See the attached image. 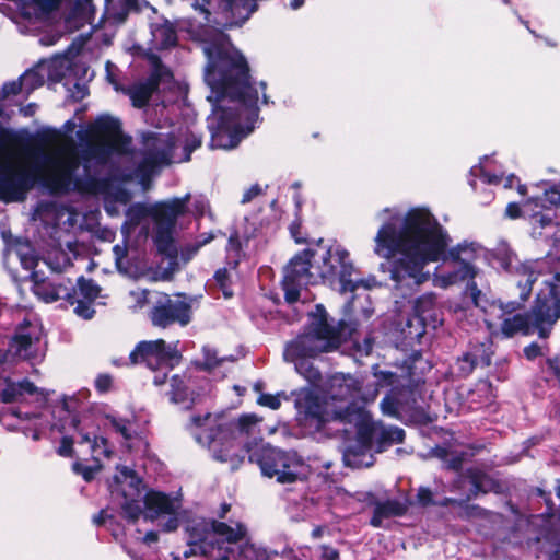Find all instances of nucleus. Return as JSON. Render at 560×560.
<instances>
[{
    "label": "nucleus",
    "mask_w": 560,
    "mask_h": 560,
    "mask_svg": "<svg viewBox=\"0 0 560 560\" xmlns=\"http://www.w3.org/2000/svg\"><path fill=\"white\" fill-rule=\"evenodd\" d=\"M315 259V248H306L289 261L282 280L284 298L288 303L299 301L301 289L315 284L319 279L314 270Z\"/></svg>",
    "instance_id": "14"
},
{
    "label": "nucleus",
    "mask_w": 560,
    "mask_h": 560,
    "mask_svg": "<svg viewBox=\"0 0 560 560\" xmlns=\"http://www.w3.org/2000/svg\"><path fill=\"white\" fill-rule=\"evenodd\" d=\"M151 44L154 49H167L176 45L177 35L174 25L167 21L151 26Z\"/></svg>",
    "instance_id": "31"
},
{
    "label": "nucleus",
    "mask_w": 560,
    "mask_h": 560,
    "mask_svg": "<svg viewBox=\"0 0 560 560\" xmlns=\"http://www.w3.org/2000/svg\"><path fill=\"white\" fill-rule=\"evenodd\" d=\"M112 386V377L108 374H101L95 380V387L98 392L105 393Z\"/></svg>",
    "instance_id": "51"
},
{
    "label": "nucleus",
    "mask_w": 560,
    "mask_h": 560,
    "mask_svg": "<svg viewBox=\"0 0 560 560\" xmlns=\"http://www.w3.org/2000/svg\"><path fill=\"white\" fill-rule=\"evenodd\" d=\"M255 0H223L224 9L231 13L232 21L226 22L225 26L238 25L244 23L255 11Z\"/></svg>",
    "instance_id": "34"
},
{
    "label": "nucleus",
    "mask_w": 560,
    "mask_h": 560,
    "mask_svg": "<svg viewBox=\"0 0 560 560\" xmlns=\"http://www.w3.org/2000/svg\"><path fill=\"white\" fill-rule=\"evenodd\" d=\"M262 189L259 185L255 184L249 187L242 197V203H247L252 201L256 196L260 195Z\"/></svg>",
    "instance_id": "56"
},
{
    "label": "nucleus",
    "mask_w": 560,
    "mask_h": 560,
    "mask_svg": "<svg viewBox=\"0 0 560 560\" xmlns=\"http://www.w3.org/2000/svg\"><path fill=\"white\" fill-rule=\"evenodd\" d=\"M1 92L3 97L16 95L20 93L24 94V88L22 86L21 79L19 78L18 80L4 83Z\"/></svg>",
    "instance_id": "48"
},
{
    "label": "nucleus",
    "mask_w": 560,
    "mask_h": 560,
    "mask_svg": "<svg viewBox=\"0 0 560 560\" xmlns=\"http://www.w3.org/2000/svg\"><path fill=\"white\" fill-rule=\"evenodd\" d=\"M226 249H228L229 253L235 252L236 254H238V252H240V242H238L237 233L231 234V236L229 238V242H228Z\"/></svg>",
    "instance_id": "62"
},
{
    "label": "nucleus",
    "mask_w": 560,
    "mask_h": 560,
    "mask_svg": "<svg viewBox=\"0 0 560 560\" xmlns=\"http://www.w3.org/2000/svg\"><path fill=\"white\" fill-rule=\"evenodd\" d=\"M417 499L421 505H429L432 503V492L428 488H420Z\"/></svg>",
    "instance_id": "58"
},
{
    "label": "nucleus",
    "mask_w": 560,
    "mask_h": 560,
    "mask_svg": "<svg viewBox=\"0 0 560 560\" xmlns=\"http://www.w3.org/2000/svg\"><path fill=\"white\" fill-rule=\"evenodd\" d=\"M505 214H506V217H509L510 219H517V218H520L521 215H525V214H524V207H523V208H521L518 203H516V202H510V203L506 206Z\"/></svg>",
    "instance_id": "55"
},
{
    "label": "nucleus",
    "mask_w": 560,
    "mask_h": 560,
    "mask_svg": "<svg viewBox=\"0 0 560 560\" xmlns=\"http://www.w3.org/2000/svg\"><path fill=\"white\" fill-rule=\"evenodd\" d=\"M179 341L165 342L163 339L143 340L136 345L129 359L132 364H144L150 370L173 369L182 360Z\"/></svg>",
    "instance_id": "15"
},
{
    "label": "nucleus",
    "mask_w": 560,
    "mask_h": 560,
    "mask_svg": "<svg viewBox=\"0 0 560 560\" xmlns=\"http://www.w3.org/2000/svg\"><path fill=\"white\" fill-rule=\"evenodd\" d=\"M92 142L82 150L81 166L74 144L62 140L49 150L35 152L36 174L51 192L93 191L96 185L92 166L103 165L121 142L120 121L100 116L91 126Z\"/></svg>",
    "instance_id": "4"
},
{
    "label": "nucleus",
    "mask_w": 560,
    "mask_h": 560,
    "mask_svg": "<svg viewBox=\"0 0 560 560\" xmlns=\"http://www.w3.org/2000/svg\"><path fill=\"white\" fill-rule=\"evenodd\" d=\"M520 275L527 276L526 282L518 280L520 298L526 301L533 290V283L542 278L534 308L535 324L539 337H549L553 325L560 318V237L555 238L548 254L530 265L522 266Z\"/></svg>",
    "instance_id": "6"
},
{
    "label": "nucleus",
    "mask_w": 560,
    "mask_h": 560,
    "mask_svg": "<svg viewBox=\"0 0 560 560\" xmlns=\"http://www.w3.org/2000/svg\"><path fill=\"white\" fill-rule=\"evenodd\" d=\"M73 452V440L71 438L65 436L62 438L60 445L58 447V454L60 456H71Z\"/></svg>",
    "instance_id": "50"
},
{
    "label": "nucleus",
    "mask_w": 560,
    "mask_h": 560,
    "mask_svg": "<svg viewBox=\"0 0 560 560\" xmlns=\"http://www.w3.org/2000/svg\"><path fill=\"white\" fill-rule=\"evenodd\" d=\"M130 200L131 194L124 189L117 190L114 196V201L119 202L121 205H127Z\"/></svg>",
    "instance_id": "61"
},
{
    "label": "nucleus",
    "mask_w": 560,
    "mask_h": 560,
    "mask_svg": "<svg viewBox=\"0 0 560 560\" xmlns=\"http://www.w3.org/2000/svg\"><path fill=\"white\" fill-rule=\"evenodd\" d=\"M149 291L136 290L130 292V296L136 301L137 307H142L148 301Z\"/></svg>",
    "instance_id": "57"
},
{
    "label": "nucleus",
    "mask_w": 560,
    "mask_h": 560,
    "mask_svg": "<svg viewBox=\"0 0 560 560\" xmlns=\"http://www.w3.org/2000/svg\"><path fill=\"white\" fill-rule=\"evenodd\" d=\"M493 265L495 267L501 268L502 270L513 275L515 278L514 281L520 289L518 280H522L523 283L526 282L527 276L520 275V268L525 265H530L536 260H530L526 262H520L516 255L511 250L509 244L506 242H500L497 247L490 253Z\"/></svg>",
    "instance_id": "23"
},
{
    "label": "nucleus",
    "mask_w": 560,
    "mask_h": 560,
    "mask_svg": "<svg viewBox=\"0 0 560 560\" xmlns=\"http://www.w3.org/2000/svg\"><path fill=\"white\" fill-rule=\"evenodd\" d=\"M34 183L35 177L25 170L12 165L3 167L0 171V200H24Z\"/></svg>",
    "instance_id": "19"
},
{
    "label": "nucleus",
    "mask_w": 560,
    "mask_h": 560,
    "mask_svg": "<svg viewBox=\"0 0 560 560\" xmlns=\"http://www.w3.org/2000/svg\"><path fill=\"white\" fill-rule=\"evenodd\" d=\"M343 324L329 318L325 307L316 305L310 316V323L302 334L289 342L284 349V359L317 355L338 349L342 340Z\"/></svg>",
    "instance_id": "10"
},
{
    "label": "nucleus",
    "mask_w": 560,
    "mask_h": 560,
    "mask_svg": "<svg viewBox=\"0 0 560 560\" xmlns=\"http://www.w3.org/2000/svg\"><path fill=\"white\" fill-rule=\"evenodd\" d=\"M260 419L255 415H243L236 421L206 412L191 417L189 430L195 440L207 446L212 457L237 469L245 457L256 463L264 476L276 478L280 483L303 480L310 474V466L294 451H282L260 442L249 443L247 438L256 436Z\"/></svg>",
    "instance_id": "3"
},
{
    "label": "nucleus",
    "mask_w": 560,
    "mask_h": 560,
    "mask_svg": "<svg viewBox=\"0 0 560 560\" xmlns=\"http://www.w3.org/2000/svg\"><path fill=\"white\" fill-rule=\"evenodd\" d=\"M171 400L175 404L188 401L189 393L187 387V377L185 375H173L171 378Z\"/></svg>",
    "instance_id": "38"
},
{
    "label": "nucleus",
    "mask_w": 560,
    "mask_h": 560,
    "mask_svg": "<svg viewBox=\"0 0 560 560\" xmlns=\"http://www.w3.org/2000/svg\"><path fill=\"white\" fill-rule=\"evenodd\" d=\"M73 57L72 49L69 48L62 54L56 55L49 60H43L39 62V65H43L45 67V74L46 77L52 81L57 82L60 81L65 74L66 71L69 69L71 65V58Z\"/></svg>",
    "instance_id": "30"
},
{
    "label": "nucleus",
    "mask_w": 560,
    "mask_h": 560,
    "mask_svg": "<svg viewBox=\"0 0 560 560\" xmlns=\"http://www.w3.org/2000/svg\"><path fill=\"white\" fill-rule=\"evenodd\" d=\"M442 322L435 294L427 293L416 300L413 315L407 320L404 332L407 338L418 340L425 334L428 327L436 329Z\"/></svg>",
    "instance_id": "17"
},
{
    "label": "nucleus",
    "mask_w": 560,
    "mask_h": 560,
    "mask_svg": "<svg viewBox=\"0 0 560 560\" xmlns=\"http://www.w3.org/2000/svg\"><path fill=\"white\" fill-rule=\"evenodd\" d=\"M165 109V105H158L147 113L148 121L159 130L142 135V160L133 171L121 176L124 180L138 179L144 189L159 167L189 161L192 151L201 145V135L189 126L163 131L164 125L153 117V112Z\"/></svg>",
    "instance_id": "5"
},
{
    "label": "nucleus",
    "mask_w": 560,
    "mask_h": 560,
    "mask_svg": "<svg viewBox=\"0 0 560 560\" xmlns=\"http://www.w3.org/2000/svg\"><path fill=\"white\" fill-rule=\"evenodd\" d=\"M322 560H339V553L336 549L331 547L323 546Z\"/></svg>",
    "instance_id": "59"
},
{
    "label": "nucleus",
    "mask_w": 560,
    "mask_h": 560,
    "mask_svg": "<svg viewBox=\"0 0 560 560\" xmlns=\"http://www.w3.org/2000/svg\"><path fill=\"white\" fill-rule=\"evenodd\" d=\"M381 214L388 219L378 229L374 238V253L386 259H394L390 276L396 290L410 291L430 278L424 268L430 262H450L452 269L436 268L432 282L446 289L460 282H468V290L478 305L481 291L474 281L480 269L477 260L488 257L487 249L478 242L464 240L451 246L447 230L427 208H412L405 214L385 208Z\"/></svg>",
    "instance_id": "1"
},
{
    "label": "nucleus",
    "mask_w": 560,
    "mask_h": 560,
    "mask_svg": "<svg viewBox=\"0 0 560 560\" xmlns=\"http://www.w3.org/2000/svg\"><path fill=\"white\" fill-rule=\"evenodd\" d=\"M536 199H539V205H546L557 211L560 208V190L555 187L545 189L544 196Z\"/></svg>",
    "instance_id": "43"
},
{
    "label": "nucleus",
    "mask_w": 560,
    "mask_h": 560,
    "mask_svg": "<svg viewBox=\"0 0 560 560\" xmlns=\"http://www.w3.org/2000/svg\"><path fill=\"white\" fill-rule=\"evenodd\" d=\"M208 2L206 0H195L191 5L194 9L199 10L201 13H205L207 16L209 15L208 10L206 9V4Z\"/></svg>",
    "instance_id": "64"
},
{
    "label": "nucleus",
    "mask_w": 560,
    "mask_h": 560,
    "mask_svg": "<svg viewBox=\"0 0 560 560\" xmlns=\"http://www.w3.org/2000/svg\"><path fill=\"white\" fill-rule=\"evenodd\" d=\"M45 67L39 62L32 69L26 70L21 77L22 86L24 88V94L27 96L34 90L42 86L46 79Z\"/></svg>",
    "instance_id": "35"
},
{
    "label": "nucleus",
    "mask_w": 560,
    "mask_h": 560,
    "mask_svg": "<svg viewBox=\"0 0 560 560\" xmlns=\"http://www.w3.org/2000/svg\"><path fill=\"white\" fill-rule=\"evenodd\" d=\"M203 366L207 370H212L220 363L230 360L229 358H218V353L214 349L210 347H203Z\"/></svg>",
    "instance_id": "44"
},
{
    "label": "nucleus",
    "mask_w": 560,
    "mask_h": 560,
    "mask_svg": "<svg viewBox=\"0 0 560 560\" xmlns=\"http://www.w3.org/2000/svg\"><path fill=\"white\" fill-rule=\"evenodd\" d=\"M242 553L247 560H272V555L266 549L256 547L254 545H246L242 549Z\"/></svg>",
    "instance_id": "42"
},
{
    "label": "nucleus",
    "mask_w": 560,
    "mask_h": 560,
    "mask_svg": "<svg viewBox=\"0 0 560 560\" xmlns=\"http://www.w3.org/2000/svg\"><path fill=\"white\" fill-rule=\"evenodd\" d=\"M139 0H119V3L106 0V15L115 23H122L129 11L136 9Z\"/></svg>",
    "instance_id": "36"
},
{
    "label": "nucleus",
    "mask_w": 560,
    "mask_h": 560,
    "mask_svg": "<svg viewBox=\"0 0 560 560\" xmlns=\"http://www.w3.org/2000/svg\"><path fill=\"white\" fill-rule=\"evenodd\" d=\"M192 207L197 215H203L209 209V202L205 197L199 196L194 200Z\"/></svg>",
    "instance_id": "53"
},
{
    "label": "nucleus",
    "mask_w": 560,
    "mask_h": 560,
    "mask_svg": "<svg viewBox=\"0 0 560 560\" xmlns=\"http://www.w3.org/2000/svg\"><path fill=\"white\" fill-rule=\"evenodd\" d=\"M376 509H377V513L382 514L383 517H388L392 515H400L404 511L400 503H398L396 501H390V500L377 504Z\"/></svg>",
    "instance_id": "45"
},
{
    "label": "nucleus",
    "mask_w": 560,
    "mask_h": 560,
    "mask_svg": "<svg viewBox=\"0 0 560 560\" xmlns=\"http://www.w3.org/2000/svg\"><path fill=\"white\" fill-rule=\"evenodd\" d=\"M524 355L528 360H534L535 358L542 355V347L536 342H533L524 348Z\"/></svg>",
    "instance_id": "54"
},
{
    "label": "nucleus",
    "mask_w": 560,
    "mask_h": 560,
    "mask_svg": "<svg viewBox=\"0 0 560 560\" xmlns=\"http://www.w3.org/2000/svg\"><path fill=\"white\" fill-rule=\"evenodd\" d=\"M310 359L312 357H302L296 359H285L289 362H292L295 366L296 372L302 375L310 383H316L320 380V372L314 368Z\"/></svg>",
    "instance_id": "37"
},
{
    "label": "nucleus",
    "mask_w": 560,
    "mask_h": 560,
    "mask_svg": "<svg viewBox=\"0 0 560 560\" xmlns=\"http://www.w3.org/2000/svg\"><path fill=\"white\" fill-rule=\"evenodd\" d=\"M190 195L183 198H173L156 203L149 209L143 203H133L126 210V221L121 226L124 234L128 235L143 220L151 215L155 222V243L161 252H167L172 243V233L177 218L185 213Z\"/></svg>",
    "instance_id": "11"
},
{
    "label": "nucleus",
    "mask_w": 560,
    "mask_h": 560,
    "mask_svg": "<svg viewBox=\"0 0 560 560\" xmlns=\"http://www.w3.org/2000/svg\"><path fill=\"white\" fill-rule=\"evenodd\" d=\"M534 308L533 306L529 314H516L512 317L505 318L501 324V331L505 337H512L516 334L529 335L534 331H537L539 335V329L535 324L534 318Z\"/></svg>",
    "instance_id": "25"
},
{
    "label": "nucleus",
    "mask_w": 560,
    "mask_h": 560,
    "mask_svg": "<svg viewBox=\"0 0 560 560\" xmlns=\"http://www.w3.org/2000/svg\"><path fill=\"white\" fill-rule=\"evenodd\" d=\"M524 214L533 221L534 228L553 225L558 211L546 205H539V199H528L524 202Z\"/></svg>",
    "instance_id": "28"
},
{
    "label": "nucleus",
    "mask_w": 560,
    "mask_h": 560,
    "mask_svg": "<svg viewBox=\"0 0 560 560\" xmlns=\"http://www.w3.org/2000/svg\"><path fill=\"white\" fill-rule=\"evenodd\" d=\"M43 329L36 316L31 315L16 328L10 342V351L18 358L39 362L45 355V343L42 340Z\"/></svg>",
    "instance_id": "16"
},
{
    "label": "nucleus",
    "mask_w": 560,
    "mask_h": 560,
    "mask_svg": "<svg viewBox=\"0 0 560 560\" xmlns=\"http://www.w3.org/2000/svg\"><path fill=\"white\" fill-rule=\"evenodd\" d=\"M371 432L366 428L358 430V436L354 444L346 446L343 451V462L346 466L352 468L370 467L374 463Z\"/></svg>",
    "instance_id": "22"
},
{
    "label": "nucleus",
    "mask_w": 560,
    "mask_h": 560,
    "mask_svg": "<svg viewBox=\"0 0 560 560\" xmlns=\"http://www.w3.org/2000/svg\"><path fill=\"white\" fill-rule=\"evenodd\" d=\"M547 364L552 371L553 375L560 381V357L548 359Z\"/></svg>",
    "instance_id": "60"
},
{
    "label": "nucleus",
    "mask_w": 560,
    "mask_h": 560,
    "mask_svg": "<svg viewBox=\"0 0 560 560\" xmlns=\"http://www.w3.org/2000/svg\"><path fill=\"white\" fill-rule=\"evenodd\" d=\"M491 160L489 156H485L478 165H475L470 168V179L469 185L472 188H476V178H480L485 184L488 185H499L501 182H503L504 188H512L515 182H518V179L514 175H510L505 178H503L502 175H498L494 173H491L487 170L488 163H490Z\"/></svg>",
    "instance_id": "27"
},
{
    "label": "nucleus",
    "mask_w": 560,
    "mask_h": 560,
    "mask_svg": "<svg viewBox=\"0 0 560 560\" xmlns=\"http://www.w3.org/2000/svg\"><path fill=\"white\" fill-rule=\"evenodd\" d=\"M19 255H20L21 264L25 269L31 270L36 267L37 260L33 254H28V253L22 252V249H20Z\"/></svg>",
    "instance_id": "52"
},
{
    "label": "nucleus",
    "mask_w": 560,
    "mask_h": 560,
    "mask_svg": "<svg viewBox=\"0 0 560 560\" xmlns=\"http://www.w3.org/2000/svg\"><path fill=\"white\" fill-rule=\"evenodd\" d=\"M202 50L208 59L205 81L210 88L208 101L213 109L208 117L212 149H233L247 137L258 121L259 91L268 104L266 82L249 75L248 65L231 45L230 38L218 31L205 40Z\"/></svg>",
    "instance_id": "2"
},
{
    "label": "nucleus",
    "mask_w": 560,
    "mask_h": 560,
    "mask_svg": "<svg viewBox=\"0 0 560 560\" xmlns=\"http://www.w3.org/2000/svg\"><path fill=\"white\" fill-rule=\"evenodd\" d=\"M382 412L386 416L397 417L399 413V400L396 397L395 390L392 389L381 401Z\"/></svg>",
    "instance_id": "41"
},
{
    "label": "nucleus",
    "mask_w": 560,
    "mask_h": 560,
    "mask_svg": "<svg viewBox=\"0 0 560 560\" xmlns=\"http://www.w3.org/2000/svg\"><path fill=\"white\" fill-rule=\"evenodd\" d=\"M119 475L114 477L113 483L109 486L113 497H120L121 509L124 515L129 521H136L141 514L145 520L153 521L160 516L167 515V521L163 524L165 532L175 530L179 521L177 511L180 503L177 499L168 495L149 491L143 497L144 510H142V480L136 476L135 471L126 466L118 467Z\"/></svg>",
    "instance_id": "7"
},
{
    "label": "nucleus",
    "mask_w": 560,
    "mask_h": 560,
    "mask_svg": "<svg viewBox=\"0 0 560 560\" xmlns=\"http://www.w3.org/2000/svg\"><path fill=\"white\" fill-rule=\"evenodd\" d=\"M109 424L112 425V428L117 432L119 433L124 440L127 442V447H131L132 445L129 443L133 436H136V433H135V424L128 420H125V419H118V418H115V417H108L107 418Z\"/></svg>",
    "instance_id": "40"
},
{
    "label": "nucleus",
    "mask_w": 560,
    "mask_h": 560,
    "mask_svg": "<svg viewBox=\"0 0 560 560\" xmlns=\"http://www.w3.org/2000/svg\"><path fill=\"white\" fill-rule=\"evenodd\" d=\"M78 434V444L86 445L89 447L94 464L88 466L77 462L73 464V470L77 474H81L85 481H91L95 474L101 470V459L108 458L112 452L105 438L97 436L94 432H88L83 430H80Z\"/></svg>",
    "instance_id": "20"
},
{
    "label": "nucleus",
    "mask_w": 560,
    "mask_h": 560,
    "mask_svg": "<svg viewBox=\"0 0 560 560\" xmlns=\"http://www.w3.org/2000/svg\"><path fill=\"white\" fill-rule=\"evenodd\" d=\"M490 353L483 345L475 346L456 361V368L460 376L469 375L477 365H489Z\"/></svg>",
    "instance_id": "29"
},
{
    "label": "nucleus",
    "mask_w": 560,
    "mask_h": 560,
    "mask_svg": "<svg viewBox=\"0 0 560 560\" xmlns=\"http://www.w3.org/2000/svg\"><path fill=\"white\" fill-rule=\"evenodd\" d=\"M295 408L301 421L310 422L311 425L319 428L331 418V410L320 402L318 396L308 388H303L296 394Z\"/></svg>",
    "instance_id": "21"
},
{
    "label": "nucleus",
    "mask_w": 560,
    "mask_h": 560,
    "mask_svg": "<svg viewBox=\"0 0 560 560\" xmlns=\"http://www.w3.org/2000/svg\"><path fill=\"white\" fill-rule=\"evenodd\" d=\"M115 202L116 201L110 200V198L105 199L104 208L109 215H117L119 213V210L116 208Z\"/></svg>",
    "instance_id": "63"
},
{
    "label": "nucleus",
    "mask_w": 560,
    "mask_h": 560,
    "mask_svg": "<svg viewBox=\"0 0 560 560\" xmlns=\"http://www.w3.org/2000/svg\"><path fill=\"white\" fill-rule=\"evenodd\" d=\"M91 303L92 302H88V301H83V300L78 299L74 312L79 316L83 317L84 319L92 318L94 313H95V311L93 310Z\"/></svg>",
    "instance_id": "49"
},
{
    "label": "nucleus",
    "mask_w": 560,
    "mask_h": 560,
    "mask_svg": "<svg viewBox=\"0 0 560 560\" xmlns=\"http://www.w3.org/2000/svg\"><path fill=\"white\" fill-rule=\"evenodd\" d=\"M214 280L219 284L225 298L232 296V291L229 284V275L226 269H219L214 273Z\"/></svg>",
    "instance_id": "46"
},
{
    "label": "nucleus",
    "mask_w": 560,
    "mask_h": 560,
    "mask_svg": "<svg viewBox=\"0 0 560 560\" xmlns=\"http://www.w3.org/2000/svg\"><path fill=\"white\" fill-rule=\"evenodd\" d=\"M315 250L314 270L324 283L330 287L339 285L341 293L353 292L359 285L370 288L368 281L351 278L354 268L348 250L340 244L324 246L323 240H319Z\"/></svg>",
    "instance_id": "12"
},
{
    "label": "nucleus",
    "mask_w": 560,
    "mask_h": 560,
    "mask_svg": "<svg viewBox=\"0 0 560 560\" xmlns=\"http://www.w3.org/2000/svg\"><path fill=\"white\" fill-rule=\"evenodd\" d=\"M191 305L184 299H172L164 294L158 299L149 313L151 324L158 328H168L175 324L184 327L191 320Z\"/></svg>",
    "instance_id": "18"
},
{
    "label": "nucleus",
    "mask_w": 560,
    "mask_h": 560,
    "mask_svg": "<svg viewBox=\"0 0 560 560\" xmlns=\"http://www.w3.org/2000/svg\"><path fill=\"white\" fill-rule=\"evenodd\" d=\"M161 75L162 71L156 69L145 81L135 83L128 88L127 94L129 95L135 107L141 108L148 103L150 97L158 90Z\"/></svg>",
    "instance_id": "24"
},
{
    "label": "nucleus",
    "mask_w": 560,
    "mask_h": 560,
    "mask_svg": "<svg viewBox=\"0 0 560 560\" xmlns=\"http://www.w3.org/2000/svg\"><path fill=\"white\" fill-rule=\"evenodd\" d=\"M258 404L264 406V407H268L272 410H277L280 408L281 406V394H276V395H272V394H261L259 397H258Z\"/></svg>",
    "instance_id": "47"
},
{
    "label": "nucleus",
    "mask_w": 560,
    "mask_h": 560,
    "mask_svg": "<svg viewBox=\"0 0 560 560\" xmlns=\"http://www.w3.org/2000/svg\"><path fill=\"white\" fill-rule=\"evenodd\" d=\"M376 383L368 393L362 392L360 382L351 376L336 374L329 381L328 394L325 404L331 407V418L340 421H350L352 413L361 408V404L374 401L378 395V387L394 386L398 382L397 374L387 371L375 373Z\"/></svg>",
    "instance_id": "9"
},
{
    "label": "nucleus",
    "mask_w": 560,
    "mask_h": 560,
    "mask_svg": "<svg viewBox=\"0 0 560 560\" xmlns=\"http://www.w3.org/2000/svg\"><path fill=\"white\" fill-rule=\"evenodd\" d=\"M188 549L184 557L219 552L218 560H237L235 545L246 537V527L241 523H223L194 518L186 525Z\"/></svg>",
    "instance_id": "8"
},
{
    "label": "nucleus",
    "mask_w": 560,
    "mask_h": 560,
    "mask_svg": "<svg viewBox=\"0 0 560 560\" xmlns=\"http://www.w3.org/2000/svg\"><path fill=\"white\" fill-rule=\"evenodd\" d=\"M557 495L560 498V483L557 488ZM537 520L542 521L546 525V528H544L537 540H546L550 542L553 546V549L550 552V560H560V513L557 516H539Z\"/></svg>",
    "instance_id": "26"
},
{
    "label": "nucleus",
    "mask_w": 560,
    "mask_h": 560,
    "mask_svg": "<svg viewBox=\"0 0 560 560\" xmlns=\"http://www.w3.org/2000/svg\"><path fill=\"white\" fill-rule=\"evenodd\" d=\"M366 429L371 432V436H375L378 440V452H382L385 446L393 443H401L405 439V431L398 427L377 424Z\"/></svg>",
    "instance_id": "33"
},
{
    "label": "nucleus",
    "mask_w": 560,
    "mask_h": 560,
    "mask_svg": "<svg viewBox=\"0 0 560 560\" xmlns=\"http://www.w3.org/2000/svg\"><path fill=\"white\" fill-rule=\"evenodd\" d=\"M34 285H33V292L35 295H37L40 300H43L46 303L55 302L58 299L62 296H69V293L66 288H63L61 284H56L50 281L46 280H37V275L34 273Z\"/></svg>",
    "instance_id": "32"
},
{
    "label": "nucleus",
    "mask_w": 560,
    "mask_h": 560,
    "mask_svg": "<svg viewBox=\"0 0 560 560\" xmlns=\"http://www.w3.org/2000/svg\"><path fill=\"white\" fill-rule=\"evenodd\" d=\"M47 398L48 393L42 388L36 387L28 380L14 382L9 377L0 375V402L34 404L36 411L28 412L23 410L22 407H19L12 411V415L21 421H36L32 435V439L35 441L40 438V431L45 428L42 421L43 412L40 410L46 407Z\"/></svg>",
    "instance_id": "13"
},
{
    "label": "nucleus",
    "mask_w": 560,
    "mask_h": 560,
    "mask_svg": "<svg viewBox=\"0 0 560 560\" xmlns=\"http://www.w3.org/2000/svg\"><path fill=\"white\" fill-rule=\"evenodd\" d=\"M100 292L101 288L93 280H86L83 277L79 278L77 292L78 299L93 302L98 298Z\"/></svg>",
    "instance_id": "39"
}]
</instances>
